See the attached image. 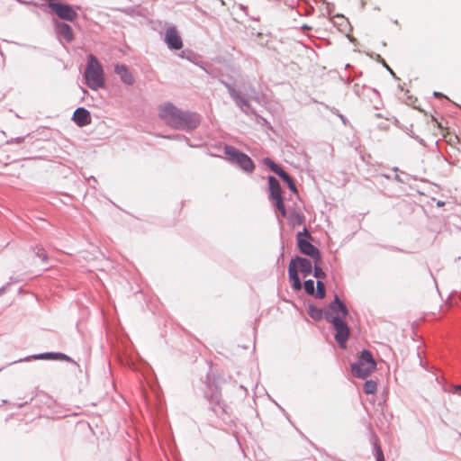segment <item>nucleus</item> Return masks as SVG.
I'll return each mask as SVG.
<instances>
[{
	"mask_svg": "<svg viewBox=\"0 0 461 461\" xmlns=\"http://www.w3.org/2000/svg\"><path fill=\"white\" fill-rule=\"evenodd\" d=\"M86 85L92 89H98L104 85V77L102 65L93 55L87 56V65L85 70Z\"/></svg>",
	"mask_w": 461,
	"mask_h": 461,
	"instance_id": "f257e3e1",
	"label": "nucleus"
},
{
	"mask_svg": "<svg viewBox=\"0 0 461 461\" xmlns=\"http://www.w3.org/2000/svg\"><path fill=\"white\" fill-rule=\"evenodd\" d=\"M376 368V363L368 350H363L358 361L351 366L352 374L359 378H366Z\"/></svg>",
	"mask_w": 461,
	"mask_h": 461,
	"instance_id": "f03ea898",
	"label": "nucleus"
},
{
	"mask_svg": "<svg viewBox=\"0 0 461 461\" xmlns=\"http://www.w3.org/2000/svg\"><path fill=\"white\" fill-rule=\"evenodd\" d=\"M296 240L299 250L303 254L311 257L313 260H321L320 251L311 243V235L306 229L298 232Z\"/></svg>",
	"mask_w": 461,
	"mask_h": 461,
	"instance_id": "7ed1b4c3",
	"label": "nucleus"
},
{
	"mask_svg": "<svg viewBox=\"0 0 461 461\" xmlns=\"http://www.w3.org/2000/svg\"><path fill=\"white\" fill-rule=\"evenodd\" d=\"M347 315L348 310L346 305L336 296L335 300L329 306V310L326 312V319L330 322H334L336 319L343 321Z\"/></svg>",
	"mask_w": 461,
	"mask_h": 461,
	"instance_id": "20e7f679",
	"label": "nucleus"
},
{
	"mask_svg": "<svg viewBox=\"0 0 461 461\" xmlns=\"http://www.w3.org/2000/svg\"><path fill=\"white\" fill-rule=\"evenodd\" d=\"M225 154L233 161L238 163L240 167L246 171H252L254 164L250 158L244 153L240 152L233 147L227 146L225 148Z\"/></svg>",
	"mask_w": 461,
	"mask_h": 461,
	"instance_id": "39448f33",
	"label": "nucleus"
},
{
	"mask_svg": "<svg viewBox=\"0 0 461 461\" xmlns=\"http://www.w3.org/2000/svg\"><path fill=\"white\" fill-rule=\"evenodd\" d=\"M166 123L180 130H192L200 123L198 117H165Z\"/></svg>",
	"mask_w": 461,
	"mask_h": 461,
	"instance_id": "423d86ee",
	"label": "nucleus"
},
{
	"mask_svg": "<svg viewBox=\"0 0 461 461\" xmlns=\"http://www.w3.org/2000/svg\"><path fill=\"white\" fill-rule=\"evenodd\" d=\"M49 6L62 20L72 22L77 17V12L68 5L49 1Z\"/></svg>",
	"mask_w": 461,
	"mask_h": 461,
	"instance_id": "0eeeda50",
	"label": "nucleus"
},
{
	"mask_svg": "<svg viewBox=\"0 0 461 461\" xmlns=\"http://www.w3.org/2000/svg\"><path fill=\"white\" fill-rule=\"evenodd\" d=\"M333 328L335 330V339L340 346V348H345L347 346V340L349 337L350 330L347 323L343 321H340L339 319H336L334 322H331Z\"/></svg>",
	"mask_w": 461,
	"mask_h": 461,
	"instance_id": "6e6552de",
	"label": "nucleus"
},
{
	"mask_svg": "<svg viewBox=\"0 0 461 461\" xmlns=\"http://www.w3.org/2000/svg\"><path fill=\"white\" fill-rule=\"evenodd\" d=\"M165 42L169 49L180 50L183 47L182 38L175 26L168 27L165 32Z\"/></svg>",
	"mask_w": 461,
	"mask_h": 461,
	"instance_id": "1a4fd4ad",
	"label": "nucleus"
},
{
	"mask_svg": "<svg viewBox=\"0 0 461 461\" xmlns=\"http://www.w3.org/2000/svg\"><path fill=\"white\" fill-rule=\"evenodd\" d=\"M114 71L124 84L128 86L134 84V77L125 65H116Z\"/></svg>",
	"mask_w": 461,
	"mask_h": 461,
	"instance_id": "9d476101",
	"label": "nucleus"
},
{
	"mask_svg": "<svg viewBox=\"0 0 461 461\" xmlns=\"http://www.w3.org/2000/svg\"><path fill=\"white\" fill-rule=\"evenodd\" d=\"M289 278L292 281V286L294 290L299 291L302 289V283L298 276L295 261H290L288 267Z\"/></svg>",
	"mask_w": 461,
	"mask_h": 461,
	"instance_id": "9b49d317",
	"label": "nucleus"
},
{
	"mask_svg": "<svg viewBox=\"0 0 461 461\" xmlns=\"http://www.w3.org/2000/svg\"><path fill=\"white\" fill-rule=\"evenodd\" d=\"M265 164L276 174H277L287 185L293 181V178L284 171L278 165H276L270 158L265 159Z\"/></svg>",
	"mask_w": 461,
	"mask_h": 461,
	"instance_id": "f8f14e48",
	"label": "nucleus"
},
{
	"mask_svg": "<svg viewBox=\"0 0 461 461\" xmlns=\"http://www.w3.org/2000/svg\"><path fill=\"white\" fill-rule=\"evenodd\" d=\"M291 261H295L297 270L303 274L309 275L312 273V266L309 259L297 257L295 259H292Z\"/></svg>",
	"mask_w": 461,
	"mask_h": 461,
	"instance_id": "ddd939ff",
	"label": "nucleus"
},
{
	"mask_svg": "<svg viewBox=\"0 0 461 461\" xmlns=\"http://www.w3.org/2000/svg\"><path fill=\"white\" fill-rule=\"evenodd\" d=\"M270 196L274 200L276 198L282 197V191L280 187V184L277 179L274 176L268 177Z\"/></svg>",
	"mask_w": 461,
	"mask_h": 461,
	"instance_id": "4468645a",
	"label": "nucleus"
},
{
	"mask_svg": "<svg viewBox=\"0 0 461 461\" xmlns=\"http://www.w3.org/2000/svg\"><path fill=\"white\" fill-rule=\"evenodd\" d=\"M58 32L67 41H71L73 40V32L70 26L64 23H59L57 24Z\"/></svg>",
	"mask_w": 461,
	"mask_h": 461,
	"instance_id": "2eb2a0df",
	"label": "nucleus"
},
{
	"mask_svg": "<svg viewBox=\"0 0 461 461\" xmlns=\"http://www.w3.org/2000/svg\"><path fill=\"white\" fill-rule=\"evenodd\" d=\"M307 313L311 316L314 321H319L323 317V311L320 308H317L313 305H309L307 309Z\"/></svg>",
	"mask_w": 461,
	"mask_h": 461,
	"instance_id": "dca6fc26",
	"label": "nucleus"
},
{
	"mask_svg": "<svg viewBox=\"0 0 461 461\" xmlns=\"http://www.w3.org/2000/svg\"><path fill=\"white\" fill-rule=\"evenodd\" d=\"M32 357L33 359H64L66 357L61 353H44L34 355Z\"/></svg>",
	"mask_w": 461,
	"mask_h": 461,
	"instance_id": "f3484780",
	"label": "nucleus"
},
{
	"mask_svg": "<svg viewBox=\"0 0 461 461\" xmlns=\"http://www.w3.org/2000/svg\"><path fill=\"white\" fill-rule=\"evenodd\" d=\"M365 393L375 394L377 391V383L375 380H367L363 385Z\"/></svg>",
	"mask_w": 461,
	"mask_h": 461,
	"instance_id": "a211bd4d",
	"label": "nucleus"
},
{
	"mask_svg": "<svg viewBox=\"0 0 461 461\" xmlns=\"http://www.w3.org/2000/svg\"><path fill=\"white\" fill-rule=\"evenodd\" d=\"M314 261V276L318 278L319 280L324 279L326 276V274L320 267L321 260H313Z\"/></svg>",
	"mask_w": 461,
	"mask_h": 461,
	"instance_id": "6ab92c4d",
	"label": "nucleus"
},
{
	"mask_svg": "<svg viewBox=\"0 0 461 461\" xmlns=\"http://www.w3.org/2000/svg\"><path fill=\"white\" fill-rule=\"evenodd\" d=\"M326 291H325V285L321 280H318L316 284V297L322 299L325 297Z\"/></svg>",
	"mask_w": 461,
	"mask_h": 461,
	"instance_id": "aec40b11",
	"label": "nucleus"
},
{
	"mask_svg": "<svg viewBox=\"0 0 461 461\" xmlns=\"http://www.w3.org/2000/svg\"><path fill=\"white\" fill-rule=\"evenodd\" d=\"M161 112L164 115H176L177 110L170 104H166L162 106Z\"/></svg>",
	"mask_w": 461,
	"mask_h": 461,
	"instance_id": "412c9836",
	"label": "nucleus"
},
{
	"mask_svg": "<svg viewBox=\"0 0 461 461\" xmlns=\"http://www.w3.org/2000/svg\"><path fill=\"white\" fill-rule=\"evenodd\" d=\"M277 210L280 212L283 217L286 216V210L285 207L283 197L274 199Z\"/></svg>",
	"mask_w": 461,
	"mask_h": 461,
	"instance_id": "4be33fe9",
	"label": "nucleus"
},
{
	"mask_svg": "<svg viewBox=\"0 0 461 461\" xmlns=\"http://www.w3.org/2000/svg\"><path fill=\"white\" fill-rule=\"evenodd\" d=\"M90 119L91 117H73L75 122L80 127L89 124Z\"/></svg>",
	"mask_w": 461,
	"mask_h": 461,
	"instance_id": "5701e85b",
	"label": "nucleus"
},
{
	"mask_svg": "<svg viewBox=\"0 0 461 461\" xmlns=\"http://www.w3.org/2000/svg\"><path fill=\"white\" fill-rule=\"evenodd\" d=\"M304 289L307 294H314V283L312 280H306L304 282Z\"/></svg>",
	"mask_w": 461,
	"mask_h": 461,
	"instance_id": "b1692460",
	"label": "nucleus"
},
{
	"mask_svg": "<svg viewBox=\"0 0 461 461\" xmlns=\"http://www.w3.org/2000/svg\"><path fill=\"white\" fill-rule=\"evenodd\" d=\"M375 456L377 461H384V456L382 451V448L379 446H376L375 447Z\"/></svg>",
	"mask_w": 461,
	"mask_h": 461,
	"instance_id": "393cba45",
	"label": "nucleus"
},
{
	"mask_svg": "<svg viewBox=\"0 0 461 461\" xmlns=\"http://www.w3.org/2000/svg\"><path fill=\"white\" fill-rule=\"evenodd\" d=\"M73 115H89V112L85 108H77L74 112Z\"/></svg>",
	"mask_w": 461,
	"mask_h": 461,
	"instance_id": "a878e982",
	"label": "nucleus"
},
{
	"mask_svg": "<svg viewBox=\"0 0 461 461\" xmlns=\"http://www.w3.org/2000/svg\"><path fill=\"white\" fill-rule=\"evenodd\" d=\"M431 122L434 125H437L441 130V133L444 134V130L442 129L440 122H438L437 118L431 117Z\"/></svg>",
	"mask_w": 461,
	"mask_h": 461,
	"instance_id": "bb28decb",
	"label": "nucleus"
},
{
	"mask_svg": "<svg viewBox=\"0 0 461 461\" xmlns=\"http://www.w3.org/2000/svg\"><path fill=\"white\" fill-rule=\"evenodd\" d=\"M287 185H288V187L290 188V190H291L292 192H294V193H297V189H296V186H295V185H294V180H293L291 183H289Z\"/></svg>",
	"mask_w": 461,
	"mask_h": 461,
	"instance_id": "cd10ccee",
	"label": "nucleus"
},
{
	"mask_svg": "<svg viewBox=\"0 0 461 461\" xmlns=\"http://www.w3.org/2000/svg\"><path fill=\"white\" fill-rule=\"evenodd\" d=\"M456 390H461V385H457V386L456 387Z\"/></svg>",
	"mask_w": 461,
	"mask_h": 461,
	"instance_id": "c85d7f7f",
	"label": "nucleus"
},
{
	"mask_svg": "<svg viewBox=\"0 0 461 461\" xmlns=\"http://www.w3.org/2000/svg\"><path fill=\"white\" fill-rule=\"evenodd\" d=\"M435 95H436V96H439V95H440V94H438V93H435Z\"/></svg>",
	"mask_w": 461,
	"mask_h": 461,
	"instance_id": "c756f323",
	"label": "nucleus"
}]
</instances>
